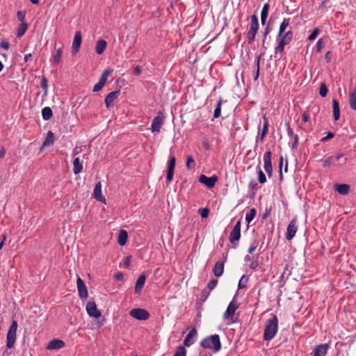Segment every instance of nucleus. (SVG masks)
Listing matches in <instances>:
<instances>
[{
  "instance_id": "obj_1",
  "label": "nucleus",
  "mask_w": 356,
  "mask_h": 356,
  "mask_svg": "<svg viewBox=\"0 0 356 356\" xmlns=\"http://www.w3.org/2000/svg\"><path fill=\"white\" fill-rule=\"evenodd\" d=\"M278 330V318L277 316L272 315V317L266 321L264 330V340L270 341L276 335Z\"/></svg>"
},
{
  "instance_id": "obj_2",
  "label": "nucleus",
  "mask_w": 356,
  "mask_h": 356,
  "mask_svg": "<svg viewBox=\"0 0 356 356\" xmlns=\"http://www.w3.org/2000/svg\"><path fill=\"white\" fill-rule=\"evenodd\" d=\"M200 346L212 350L213 353L218 352L221 348V343L218 334H213L202 339Z\"/></svg>"
},
{
  "instance_id": "obj_3",
  "label": "nucleus",
  "mask_w": 356,
  "mask_h": 356,
  "mask_svg": "<svg viewBox=\"0 0 356 356\" xmlns=\"http://www.w3.org/2000/svg\"><path fill=\"white\" fill-rule=\"evenodd\" d=\"M293 37V33L291 30L286 31L284 35L282 37L277 36V45L275 47V54L282 53L284 50L285 45L289 44L291 42Z\"/></svg>"
},
{
  "instance_id": "obj_4",
  "label": "nucleus",
  "mask_w": 356,
  "mask_h": 356,
  "mask_svg": "<svg viewBox=\"0 0 356 356\" xmlns=\"http://www.w3.org/2000/svg\"><path fill=\"white\" fill-rule=\"evenodd\" d=\"M250 26L246 34V38L248 44H252L254 40L255 36L258 32L259 29V22L257 17L255 15H253L250 17Z\"/></svg>"
},
{
  "instance_id": "obj_5",
  "label": "nucleus",
  "mask_w": 356,
  "mask_h": 356,
  "mask_svg": "<svg viewBox=\"0 0 356 356\" xmlns=\"http://www.w3.org/2000/svg\"><path fill=\"white\" fill-rule=\"evenodd\" d=\"M17 327V322L15 320H13L6 336V346L8 348H12L14 347L16 341Z\"/></svg>"
},
{
  "instance_id": "obj_6",
  "label": "nucleus",
  "mask_w": 356,
  "mask_h": 356,
  "mask_svg": "<svg viewBox=\"0 0 356 356\" xmlns=\"http://www.w3.org/2000/svg\"><path fill=\"white\" fill-rule=\"evenodd\" d=\"M165 115L163 112L159 111L157 115L154 118L151 124V129L152 132H159L161 126L164 123Z\"/></svg>"
},
{
  "instance_id": "obj_7",
  "label": "nucleus",
  "mask_w": 356,
  "mask_h": 356,
  "mask_svg": "<svg viewBox=\"0 0 356 356\" xmlns=\"http://www.w3.org/2000/svg\"><path fill=\"white\" fill-rule=\"evenodd\" d=\"M129 315L138 321L147 320L150 316L149 312L146 309L142 308L132 309L129 312Z\"/></svg>"
},
{
  "instance_id": "obj_8",
  "label": "nucleus",
  "mask_w": 356,
  "mask_h": 356,
  "mask_svg": "<svg viewBox=\"0 0 356 356\" xmlns=\"http://www.w3.org/2000/svg\"><path fill=\"white\" fill-rule=\"evenodd\" d=\"M112 72V70L110 68L106 69L102 74H101L100 79L97 84H95L93 87V92H99L102 90L104 86L108 76Z\"/></svg>"
},
{
  "instance_id": "obj_9",
  "label": "nucleus",
  "mask_w": 356,
  "mask_h": 356,
  "mask_svg": "<svg viewBox=\"0 0 356 356\" xmlns=\"http://www.w3.org/2000/svg\"><path fill=\"white\" fill-rule=\"evenodd\" d=\"M298 230L297 219L293 218L289 223L286 229V239L288 241L292 240L295 236Z\"/></svg>"
},
{
  "instance_id": "obj_10",
  "label": "nucleus",
  "mask_w": 356,
  "mask_h": 356,
  "mask_svg": "<svg viewBox=\"0 0 356 356\" xmlns=\"http://www.w3.org/2000/svg\"><path fill=\"white\" fill-rule=\"evenodd\" d=\"M241 219L238 220L237 222L234 226L232 232H230L229 236V241L231 243H233L235 241H238L241 238Z\"/></svg>"
},
{
  "instance_id": "obj_11",
  "label": "nucleus",
  "mask_w": 356,
  "mask_h": 356,
  "mask_svg": "<svg viewBox=\"0 0 356 356\" xmlns=\"http://www.w3.org/2000/svg\"><path fill=\"white\" fill-rule=\"evenodd\" d=\"M264 168L268 176L271 177L273 175V167L271 163V152L267 151L264 154Z\"/></svg>"
},
{
  "instance_id": "obj_12",
  "label": "nucleus",
  "mask_w": 356,
  "mask_h": 356,
  "mask_svg": "<svg viewBox=\"0 0 356 356\" xmlns=\"http://www.w3.org/2000/svg\"><path fill=\"white\" fill-rule=\"evenodd\" d=\"M176 163V158L175 156H170V159L168 162V171L166 175V180L168 183H170L173 178L174 170Z\"/></svg>"
},
{
  "instance_id": "obj_13",
  "label": "nucleus",
  "mask_w": 356,
  "mask_h": 356,
  "mask_svg": "<svg viewBox=\"0 0 356 356\" xmlns=\"http://www.w3.org/2000/svg\"><path fill=\"white\" fill-rule=\"evenodd\" d=\"M86 312L90 317L97 318L101 316V312L97 309L96 303L95 302H88L86 305Z\"/></svg>"
},
{
  "instance_id": "obj_14",
  "label": "nucleus",
  "mask_w": 356,
  "mask_h": 356,
  "mask_svg": "<svg viewBox=\"0 0 356 356\" xmlns=\"http://www.w3.org/2000/svg\"><path fill=\"white\" fill-rule=\"evenodd\" d=\"M217 181H218V177L216 175L208 177L204 175H202L200 176V178H199V181L201 184H204L209 188H213L215 186Z\"/></svg>"
},
{
  "instance_id": "obj_15",
  "label": "nucleus",
  "mask_w": 356,
  "mask_h": 356,
  "mask_svg": "<svg viewBox=\"0 0 356 356\" xmlns=\"http://www.w3.org/2000/svg\"><path fill=\"white\" fill-rule=\"evenodd\" d=\"M76 284L80 298L86 299L88 297V289L83 280L79 277L77 278Z\"/></svg>"
},
{
  "instance_id": "obj_16",
  "label": "nucleus",
  "mask_w": 356,
  "mask_h": 356,
  "mask_svg": "<svg viewBox=\"0 0 356 356\" xmlns=\"http://www.w3.org/2000/svg\"><path fill=\"white\" fill-rule=\"evenodd\" d=\"M82 42V36L80 31H76L74 38V40L72 46V53L73 54H76L81 47Z\"/></svg>"
},
{
  "instance_id": "obj_17",
  "label": "nucleus",
  "mask_w": 356,
  "mask_h": 356,
  "mask_svg": "<svg viewBox=\"0 0 356 356\" xmlns=\"http://www.w3.org/2000/svg\"><path fill=\"white\" fill-rule=\"evenodd\" d=\"M197 335V330L195 327H193L188 334L186 335V338L184 340V346L189 347L195 342V339Z\"/></svg>"
},
{
  "instance_id": "obj_18",
  "label": "nucleus",
  "mask_w": 356,
  "mask_h": 356,
  "mask_svg": "<svg viewBox=\"0 0 356 356\" xmlns=\"http://www.w3.org/2000/svg\"><path fill=\"white\" fill-rule=\"evenodd\" d=\"M120 90L109 92L105 97L104 102L107 108L113 105V102L117 99L120 95Z\"/></svg>"
},
{
  "instance_id": "obj_19",
  "label": "nucleus",
  "mask_w": 356,
  "mask_h": 356,
  "mask_svg": "<svg viewBox=\"0 0 356 356\" xmlns=\"http://www.w3.org/2000/svg\"><path fill=\"white\" fill-rule=\"evenodd\" d=\"M329 348L327 343L321 344L315 347L312 351V356H325Z\"/></svg>"
},
{
  "instance_id": "obj_20",
  "label": "nucleus",
  "mask_w": 356,
  "mask_h": 356,
  "mask_svg": "<svg viewBox=\"0 0 356 356\" xmlns=\"http://www.w3.org/2000/svg\"><path fill=\"white\" fill-rule=\"evenodd\" d=\"M264 124L262 130L260 133H259L256 142L258 143L260 140L261 143L264 141L265 136H266L268 131V121L266 115H263Z\"/></svg>"
},
{
  "instance_id": "obj_21",
  "label": "nucleus",
  "mask_w": 356,
  "mask_h": 356,
  "mask_svg": "<svg viewBox=\"0 0 356 356\" xmlns=\"http://www.w3.org/2000/svg\"><path fill=\"white\" fill-rule=\"evenodd\" d=\"M238 305L237 302H234V300L229 302L226 311L225 312L223 316L225 318H228L232 316L235 311L238 309Z\"/></svg>"
},
{
  "instance_id": "obj_22",
  "label": "nucleus",
  "mask_w": 356,
  "mask_h": 356,
  "mask_svg": "<svg viewBox=\"0 0 356 356\" xmlns=\"http://www.w3.org/2000/svg\"><path fill=\"white\" fill-rule=\"evenodd\" d=\"M65 346V342L60 339L50 341L47 346L48 350H58Z\"/></svg>"
},
{
  "instance_id": "obj_23",
  "label": "nucleus",
  "mask_w": 356,
  "mask_h": 356,
  "mask_svg": "<svg viewBox=\"0 0 356 356\" xmlns=\"http://www.w3.org/2000/svg\"><path fill=\"white\" fill-rule=\"evenodd\" d=\"M93 195L94 197L100 202H105L106 199L105 197L102 195V184L101 182H98L96 184L94 191H93Z\"/></svg>"
},
{
  "instance_id": "obj_24",
  "label": "nucleus",
  "mask_w": 356,
  "mask_h": 356,
  "mask_svg": "<svg viewBox=\"0 0 356 356\" xmlns=\"http://www.w3.org/2000/svg\"><path fill=\"white\" fill-rule=\"evenodd\" d=\"M146 280V275L143 273L140 275L138 278L137 279L136 286H135V293H140L142 289L143 288V286L145 284Z\"/></svg>"
},
{
  "instance_id": "obj_25",
  "label": "nucleus",
  "mask_w": 356,
  "mask_h": 356,
  "mask_svg": "<svg viewBox=\"0 0 356 356\" xmlns=\"http://www.w3.org/2000/svg\"><path fill=\"white\" fill-rule=\"evenodd\" d=\"M224 272V262L218 261H217L213 268V273L216 277H220Z\"/></svg>"
},
{
  "instance_id": "obj_26",
  "label": "nucleus",
  "mask_w": 356,
  "mask_h": 356,
  "mask_svg": "<svg viewBox=\"0 0 356 356\" xmlns=\"http://www.w3.org/2000/svg\"><path fill=\"white\" fill-rule=\"evenodd\" d=\"M332 109H333V117L335 121L338 120L340 118V108L339 104L337 99H332Z\"/></svg>"
},
{
  "instance_id": "obj_27",
  "label": "nucleus",
  "mask_w": 356,
  "mask_h": 356,
  "mask_svg": "<svg viewBox=\"0 0 356 356\" xmlns=\"http://www.w3.org/2000/svg\"><path fill=\"white\" fill-rule=\"evenodd\" d=\"M335 190L342 195H347L350 191V186L346 184H336L334 186Z\"/></svg>"
},
{
  "instance_id": "obj_28",
  "label": "nucleus",
  "mask_w": 356,
  "mask_h": 356,
  "mask_svg": "<svg viewBox=\"0 0 356 356\" xmlns=\"http://www.w3.org/2000/svg\"><path fill=\"white\" fill-rule=\"evenodd\" d=\"M290 23V19L289 18H284L282 21V22L280 25L278 34L277 36L282 37L284 35V32L286 29V28L289 26Z\"/></svg>"
},
{
  "instance_id": "obj_29",
  "label": "nucleus",
  "mask_w": 356,
  "mask_h": 356,
  "mask_svg": "<svg viewBox=\"0 0 356 356\" xmlns=\"http://www.w3.org/2000/svg\"><path fill=\"white\" fill-rule=\"evenodd\" d=\"M63 54V47H59L56 51V54L52 56V62L54 65H58L61 62Z\"/></svg>"
},
{
  "instance_id": "obj_30",
  "label": "nucleus",
  "mask_w": 356,
  "mask_h": 356,
  "mask_svg": "<svg viewBox=\"0 0 356 356\" xmlns=\"http://www.w3.org/2000/svg\"><path fill=\"white\" fill-rule=\"evenodd\" d=\"M269 8H270V6L268 3H265L263 6V8H262L261 12V22L262 25H264L266 22V19L268 15Z\"/></svg>"
},
{
  "instance_id": "obj_31",
  "label": "nucleus",
  "mask_w": 356,
  "mask_h": 356,
  "mask_svg": "<svg viewBox=\"0 0 356 356\" xmlns=\"http://www.w3.org/2000/svg\"><path fill=\"white\" fill-rule=\"evenodd\" d=\"M107 43L104 40H97L95 46V51L97 54H102L106 47Z\"/></svg>"
},
{
  "instance_id": "obj_32",
  "label": "nucleus",
  "mask_w": 356,
  "mask_h": 356,
  "mask_svg": "<svg viewBox=\"0 0 356 356\" xmlns=\"http://www.w3.org/2000/svg\"><path fill=\"white\" fill-rule=\"evenodd\" d=\"M83 169L82 162L79 158H75L73 161V172L75 175L79 174Z\"/></svg>"
},
{
  "instance_id": "obj_33",
  "label": "nucleus",
  "mask_w": 356,
  "mask_h": 356,
  "mask_svg": "<svg viewBox=\"0 0 356 356\" xmlns=\"http://www.w3.org/2000/svg\"><path fill=\"white\" fill-rule=\"evenodd\" d=\"M54 134L51 131H49L47 134V136L43 142L44 147L51 146L54 143Z\"/></svg>"
},
{
  "instance_id": "obj_34",
  "label": "nucleus",
  "mask_w": 356,
  "mask_h": 356,
  "mask_svg": "<svg viewBox=\"0 0 356 356\" xmlns=\"http://www.w3.org/2000/svg\"><path fill=\"white\" fill-rule=\"evenodd\" d=\"M128 238V234L125 230H120L118 237V242L120 245L123 246L126 244Z\"/></svg>"
},
{
  "instance_id": "obj_35",
  "label": "nucleus",
  "mask_w": 356,
  "mask_h": 356,
  "mask_svg": "<svg viewBox=\"0 0 356 356\" xmlns=\"http://www.w3.org/2000/svg\"><path fill=\"white\" fill-rule=\"evenodd\" d=\"M349 104L350 108L356 111V88H353L349 95Z\"/></svg>"
},
{
  "instance_id": "obj_36",
  "label": "nucleus",
  "mask_w": 356,
  "mask_h": 356,
  "mask_svg": "<svg viewBox=\"0 0 356 356\" xmlns=\"http://www.w3.org/2000/svg\"><path fill=\"white\" fill-rule=\"evenodd\" d=\"M53 115L52 111L50 107L46 106L42 110V116L43 120H49L51 118Z\"/></svg>"
},
{
  "instance_id": "obj_37",
  "label": "nucleus",
  "mask_w": 356,
  "mask_h": 356,
  "mask_svg": "<svg viewBox=\"0 0 356 356\" xmlns=\"http://www.w3.org/2000/svg\"><path fill=\"white\" fill-rule=\"evenodd\" d=\"M222 103V99L221 98H219L216 108L214 110L213 113V117L215 118H218L221 115V106Z\"/></svg>"
},
{
  "instance_id": "obj_38",
  "label": "nucleus",
  "mask_w": 356,
  "mask_h": 356,
  "mask_svg": "<svg viewBox=\"0 0 356 356\" xmlns=\"http://www.w3.org/2000/svg\"><path fill=\"white\" fill-rule=\"evenodd\" d=\"M27 29H28L27 23L22 22L18 28L17 33V37L20 38V37L23 36L24 35V33H26Z\"/></svg>"
},
{
  "instance_id": "obj_39",
  "label": "nucleus",
  "mask_w": 356,
  "mask_h": 356,
  "mask_svg": "<svg viewBox=\"0 0 356 356\" xmlns=\"http://www.w3.org/2000/svg\"><path fill=\"white\" fill-rule=\"evenodd\" d=\"M256 209L254 208H252L250 210L249 212H248L245 215V220L248 222V224L250 223L251 221L254 219V218L256 216Z\"/></svg>"
},
{
  "instance_id": "obj_40",
  "label": "nucleus",
  "mask_w": 356,
  "mask_h": 356,
  "mask_svg": "<svg viewBox=\"0 0 356 356\" xmlns=\"http://www.w3.org/2000/svg\"><path fill=\"white\" fill-rule=\"evenodd\" d=\"M261 55H257L256 56V66H257V70L254 76V80L257 81L259 76V68H260V59H261Z\"/></svg>"
},
{
  "instance_id": "obj_41",
  "label": "nucleus",
  "mask_w": 356,
  "mask_h": 356,
  "mask_svg": "<svg viewBox=\"0 0 356 356\" xmlns=\"http://www.w3.org/2000/svg\"><path fill=\"white\" fill-rule=\"evenodd\" d=\"M186 350L184 346H178L173 356H186Z\"/></svg>"
},
{
  "instance_id": "obj_42",
  "label": "nucleus",
  "mask_w": 356,
  "mask_h": 356,
  "mask_svg": "<svg viewBox=\"0 0 356 356\" xmlns=\"http://www.w3.org/2000/svg\"><path fill=\"white\" fill-rule=\"evenodd\" d=\"M328 90L326 85L322 83L319 88V94L321 97H325L327 94Z\"/></svg>"
},
{
  "instance_id": "obj_43",
  "label": "nucleus",
  "mask_w": 356,
  "mask_h": 356,
  "mask_svg": "<svg viewBox=\"0 0 356 356\" xmlns=\"http://www.w3.org/2000/svg\"><path fill=\"white\" fill-rule=\"evenodd\" d=\"M186 166L189 169H193L195 166V163L192 156H188L186 159Z\"/></svg>"
},
{
  "instance_id": "obj_44",
  "label": "nucleus",
  "mask_w": 356,
  "mask_h": 356,
  "mask_svg": "<svg viewBox=\"0 0 356 356\" xmlns=\"http://www.w3.org/2000/svg\"><path fill=\"white\" fill-rule=\"evenodd\" d=\"M258 173V181L260 184H264L266 181V177L263 171L259 169L257 171Z\"/></svg>"
},
{
  "instance_id": "obj_45",
  "label": "nucleus",
  "mask_w": 356,
  "mask_h": 356,
  "mask_svg": "<svg viewBox=\"0 0 356 356\" xmlns=\"http://www.w3.org/2000/svg\"><path fill=\"white\" fill-rule=\"evenodd\" d=\"M198 213L200 214L202 218H206L209 216V209L208 208L200 209L198 210Z\"/></svg>"
},
{
  "instance_id": "obj_46",
  "label": "nucleus",
  "mask_w": 356,
  "mask_h": 356,
  "mask_svg": "<svg viewBox=\"0 0 356 356\" xmlns=\"http://www.w3.org/2000/svg\"><path fill=\"white\" fill-rule=\"evenodd\" d=\"M322 161L323 163V166L324 168H328L330 165L333 164V157L332 156H329L326 159H325V160H323Z\"/></svg>"
},
{
  "instance_id": "obj_47",
  "label": "nucleus",
  "mask_w": 356,
  "mask_h": 356,
  "mask_svg": "<svg viewBox=\"0 0 356 356\" xmlns=\"http://www.w3.org/2000/svg\"><path fill=\"white\" fill-rule=\"evenodd\" d=\"M41 88L44 90L45 93L47 92L48 81L45 76H42V78Z\"/></svg>"
},
{
  "instance_id": "obj_48",
  "label": "nucleus",
  "mask_w": 356,
  "mask_h": 356,
  "mask_svg": "<svg viewBox=\"0 0 356 356\" xmlns=\"http://www.w3.org/2000/svg\"><path fill=\"white\" fill-rule=\"evenodd\" d=\"M210 294V291L207 290V289H204L202 291V293L200 295V300L202 302H204L208 296H209Z\"/></svg>"
},
{
  "instance_id": "obj_49",
  "label": "nucleus",
  "mask_w": 356,
  "mask_h": 356,
  "mask_svg": "<svg viewBox=\"0 0 356 356\" xmlns=\"http://www.w3.org/2000/svg\"><path fill=\"white\" fill-rule=\"evenodd\" d=\"M285 126L286 127L287 134L290 137H294V136H297L293 133L292 128L290 127L289 122H285Z\"/></svg>"
},
{
  "instance_id": "obj_50",
  "label": "nucleus",
  "mask_w": 356,
  "mask_h": 356,
  "mask_svg": "<svg viewBox=\"0 0 356 356\" xmlns=\"http://www.w3.org/2000/svg\"><path fill=\"white\" fill-rule=\"evenodd\" d=\"M319 33V30L316 28L312 32V33L309 35L308 37V40H314L316 39V38L317 37V35H318Z\"/></svg>"
},
{
  "instance_id": "obj_51",
  "label": "nucleus",
  "mask_w": 356,
  "mask_h": 356,
  "mask_svg": "<svg viewBox=\"0 0 356 356\" xmlns=\"http://www.w3.org/2000/svg\"><path fill=\"white\" fill-rule=\"evenodd\" d=\"M343 157V153H340V154H338L337 156H336V159L339 161V165H343L344 164H346V161H347V158H344L343 159L341 160V159Z\"/></svg>"
},
{
  "instance_id": "obj_52",
  "label": "nucleus",
  "mask_w": 356,
  "mask_h": 356,
  "mask_svg": "<svg viewBox=\"0 0 356 356\" xmlns=\"http://www.w3.org/2000/svg\"><path fill=\"white\" fill-rule=\"evenodd\" d=\"M217 284H218V280H216V279H213V280H211L208 283V284H207V287H208V289H209V291H210V290H212V289H213L216 286Z\"/></svg>"
},
{
  "instance_id": "obj_53",
  "label": "nucleus",
  "mask_w": 356,
  "mask_h": 356,
  "mask_svg": "<svg viewBox=\"0 0 356 356\" xmlns=\"http://www.w3.org/2000/svg\"><path fill=\"white\" fill-rule=\"evenodd\" d=\"M17 15V18H18L19 21H20L22 23L25 22L24 19H25L26 13L24 11H22V10L18 11Z\"/></svg>"
},
{
  "instance_id": "obj_54",
  "label": "nucleus",
  "mask_w": 356,
  "mask_h": 356,
  "mask_svg": "<svg viewBox=\"0 0 356 356\" xmlns=\"http://www.w3.org/2000/svg\"><path fill=\"white\" fill-rule=\"evenodd\" d=\"M257 245H258V243L256 241H254L250 245V247L248 248V253L249 254H252L255 250L257 249Z\"/></svg>"
},
{
  "instance_id": "obj_55",
  "label": "nucleus",
  "mask_w": 356,
  "mask_h": 356,
  "mask_svg": "<svg viewBox=\"0 0 356 356\" xmlns=\"http://www.w3.org/2000/svg\"><path fill=\"white\" fill-rule=\"evenodd\" d=\"M334 136V135L332 132L328 131V132H327V136L325 137H323V138H321V141L325 143L327 140L332 138Z\"/></svg>"
},
{
  "instance_id": "obj_56",
  "label": "nucleus",
  "mask_w": 356,
  "mask_h": 356,
  "mask_svg": "<svg viewBox=\"0 0 356 356\" xmlns=\"http://www.w3.org/2000/svg\"><path fill=\"white\" fill-rule=\"evenodd\" d=\"M0 47H1V48L5 50H8L10 47V43L7 40H2L0 42Z\"/></svg>"
},
{
  "instance_id": "obj_57",
  "label": "nucleus",
  "mask_w": 356,
  "mask_h": 356,
  "mask_svg": "<svg viewBox=\"0 0 356 356\" xmlns=\"http://www.w3.org/2000/svg\"><path fill=\"white\" fill-rule=\"evenodd\" d=\"M323 47V42L322 39H319L316 44V49L317 52H320Z\"/></svg>"
},
{
  "instance_id": "obj_58",
  "label": "nucleus",
  "mask_w": 356,
  "mask_h": 356,
  "mask_svg": "<svg viewBox=\"0 0 356 356\" xmlns=\"http://www.w3.org/2000/svg\"><path fill=\"white\" fill-rule=\"evenodd\" d=\"M293 141L291 143V147L292 149H296L298 147V136H294V137H293Z\"/></svg>"
},
{
  "instance_id": "obj_59",
  "label": "nucleus",
  "mask_w": 356,
  "mask_h": 356,
  "mask_svg": "<svg viewBox=\"0 0 356 356\" xmlns=\"http://www.w3.org/2000/svg\"><path fill=\"white\" fill-rule=\"evenodd\" d=\"M131 256H127L125 257L124 261V266L125 268H129L130 264H131Z\"/></svg>"
},
{
  "instance_id": "obj_60",
  "label": "nucleus",
  "mask_w": 356,
  "mask_h": 356,
  "mask_svg": "<svg viewBox=\"0 0 356 356\" xmlns=\"http://www.w3.org/2000/svg\"><path fill=\"white\" fill-rule=\"evenodd\" d=\"M202 145H203V147L204 148V149H206V150H209L211 148L209 142L207 139H204L202 141Z\"/></svg>"
},
{
  "instance_id": "obj_61",
  "label": "nucleus",
  "mask_w": 356,
  "mask_h": 356,
  "mask_svg": "<svg viewBox=\"0 0 356 356\" xmlns=\"http://www.w3.org/2000/svg\"><path fill=\"white\" fill-rule=\"evenodd\" d=\"M270 32V24H268L266 29H265V31L264 32V40H263V45L264 44V42H265V38H266V36L268 35Z\"/></svg>"
},
{
  "instance_id": "obj_62",
  "label": "nucleus",
  "mask_w": 356,
  "mask_h": 356,
  "mask_svg": "<svg viewBox=\"0 0 356 356\" xmlns=\"http://www.w3.org/2000/svg\"><path fill=\"white\" fill-rule=\"evenodd\" d=\"M259 266V261L257 260L252 261L250 265V268L252 270H255Z\"/></svg>"
},
{
  "instance_id": "obj_63",
  "label": "nucleus",
  "mask_w": 356,
  "mask_h": 356,
  "mask_svg": "<svg viewBox=\"0 0 356 356\" xmlns=\"http://www.w3.org/2000/svg\"><path fill=\"white\" fill-rule=\"evenodd\" d=\"M134 73L135 75H140L142 73V69L140 66H136L134 69Z\"/></svg>"
},
{
  "instance_id": "obj_64",
  "label": "nucleus",
  "mask_w": 356,
  "mask_h": 356,
  "mask_svg": "<svg viewBox=\"0 0 356 356\" xmlns=\"http://www.w3.org/2000/svg\"><path fill=\"white\" fill-rule=\"evenodd\" d=\"M114 278L116 280H122L124 278V275L122 273L119 272L115 275Z\"/></svg>"
}]
</instances>
